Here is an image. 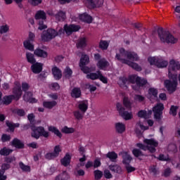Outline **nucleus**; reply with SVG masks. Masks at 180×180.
Here are the masks:
<instances>
[{"label": "nucleus", "instance_id": "1", "mask_svg": "<svg viewBox=\"0 0 180 180\" xmlns=\"http://www.w3.org/2000/svg\"><path fill=\"white\" fill-rule=\"evenodd\" d=\"M63 29L60 28L58 30V31H57L53 28H49L47 30L43 31L41 35L42 41H51V40H53V39H56L57 36L64 34V32H65L68 36H70V34H72L74 32H78V30L81 29V27L75 25H65Z\"/></svg>", "mask_w": 180, "mask_h": 180}, {"label": "nucleus", "instance_id": "2", "mask_svg": "<svg viewBox=\"0 0 180 180\" xmlns=\"http://www.w3.org/2000/svg\"><path fill=\"white\" fill-rule=\"evenodd\" d=\"M158 34L162 43H171V44H175V43L178 41V39L174 38L169 31L163 30L162 28H159L158 30Z\"/></svg>", "mask_w": 180, "mask_h": 180}, {"label": "nucleus", "instance_id": "3", "mask_svg": "<svg viewBox=\"0 0 180 180\" xmlns=\"http://www.w3.org/2000/svg\"><path fill=\"white\" fill-rule=\"evenodd\" d=\"M144 144L137 143L136 147L143 150V151H147L148 150L150 153H155V147H158V142L153 139H144Z\"/></svg>", "mask_w": 180, "mask_h": 180}, {"label": "nucleus", "instance_id": "4", "mask_svg": "<svg viewBox=\"0 0 180 180\" xmlns=\"http://www.w3.org/2000/svg\"><path fill=\"white\" fill-rule=\"evenodd\" d=\"M32 129V137H34V139H36L37 140L40 139V136H42L43 137H45L47 139L50 136L49 134V131H46L44 129V127H35L33 126L31 127Z\"/></svg>", "mask_w": 180, "mask_h": 180}, {"label": "nucleus", "instance_id": "5", "mask_svg": "<svg viewBox=\"0 0 180 180\" xmlns=\"http://www.w3.org/2000/svg\"><path fill=\"white\" fill-rule=\"evenodd\" d=\"M176 78V75H173L172 77H169L170 80L165 81V86L170 93L175 92L176 89L178 85V80Z\"/></svg>", "mask_w": 180, "mask_h": 180}, {"label": "nucleus", "instance_id": "6", "mask_svg": "<svg viewBox=\"0 0 180 180\" xmlns=\"http://www.w3.org/2000/svg\"><path fill=\"white\" fill-rule=\"evenodd\" d=\"M180 70V63L179 61L172 59L169 63V78L172 77L174 75V72L176 71H179Z\"/></svg>", "mask_w": 180, "mask_h": 180}, {"label": "nucleus", "instance_id": "7", "mask_svg": "<svg viewBox=\"0 0 180 180\" xmlns=\"http://www.w3.org/2000/svg\"><path fill=\"white\" fill-rule=\"evenodd\" d=\"M117 110L124 120H130L133 119V113L124 110V108H123V105H122L120 103H117Z\"/></svg>", "mask_w": 180, "mask_h": 180}, {"label": "nucleus", "instance_id": "8", "mask_svg": "<svg viewBox=\"0 0 180 180\" xmlns=\"http://www.w3.org/2000/svg\"><path fill=\"white\" fill-rule=\"evenodd\" d=\"M139 84L140 82V77L137 75H131L129 78L122 77L120 79V84L126 85V84Z\"/></svg>", "mask_w": 180, "mask_h": 180}, {"label": "nucleus", "instance_id": "9", "mask_svg": "<svg viewBox=\"0 0 180 180\" xmlns=\"http://www.w3.org/2000/svg\"><path fill=\"white\" fill-rule=\"evenodd\" d=\"M13 95H11L14 101H19L22 97V87L20 86V83L18 82H15V86L13 89Z\"/></svg>", "mask_w": 180, "mask_h": 180}, {"label": "nucleus", "instance_id": "10", "mask_svg": "<svg viewBox=\"0 0 180 180\" xmlns=\"http://www.w3.org/2000/svg\"><path fill=\"white\" fill-rule=\"evenodd\" d=\"M115 58L122 63V64H127V51L124 49H120V53L116 54Z\"/></svg>", "mask_w": 180, "mask_h": 180}, {"label": "nucleus", "instance_id": "11", "mask_svg": "<svg viewBox=\"0 0 180 180\" xmlns=\"http://www.w3.org/2000/svg\"><path fill=\"white\" fill-rule=\"evenodd\" d=\"M87 8H100L103 5V0H84Z\"/></svg>", "mask_w": 180, "mask_h": 180}, {"label": "nucleus", "instance_id": "12", "mask_svg": "<svg viewBox=\"0 0 180 180\" xmlns=\"http://www.w3.org/2000/svg\"><path fill=\"white\" fill-rule=\"evenodd\" d=\"M162 110H164V104L162 103H158L156 106L153 107V111L154 112L155 119H157V120L161 119Z\"/></svg>", "mask_w": 180, "mask_h": 180}, {"label": "nucleus", "instance_id": "13", "mask_svg": "<svg viewBox=\"0 0 180 180\" xmlns=\"http://www.w3.org/2000/svg\"><path fill=\"white\" fill-rule=\"evenodd\" d=\"M76 106L79 110H82L86 113V110H88V107L89 106V103L88 102V100H82L79 101Z\"/></svg>", "mask_w": 180, "mask_h": 180}, {"label": "nucleus", "instance_id": "14", "mask_svg": "<svg viewBox=\"0 0 180 180\" xmlns=\"http://www.w3.org/2000/svg\"><path fill=\"white\" fill-rule=\"evenodd\" d=\"M31 70L34 74H40L43 70V64L40 63H34L31 66Z\"/></svg>", "mask_w": 180, "mask_h": 180}, {"label": "nucleus", "instance_id": "15", "mask_svg": "<svg viewBox=\"0 0 180 180\" xmlns=\"http://www.w3.org/2000/svg\"><path fill=\"white\" fill-rule=\"evenodd\" d=\"M127 60L128 61H139L140 58H139V55L136 53V52L128 51L127 52Z\"/></svg>", "mask_w": 180, "mask_h": 180}, {"label": "nucleus", "instance_id": "16", "mask_svg": "<svg viewBox=\"0 0 180 180\" xmlns=\"http://www.w3.org/2000/svg\"><path fill=\"white\" fill-rule=\"evenodd\" d=\"M96 65L100 70H106L109 67V62L105 58H101L98 61Z\"/></svg>", "mask_w": 180, "mask_h": 180}, {"label": "nucleus", "instance_id": "17", "mask_svg": "<svg viewBox=\"0 0 180 180\" xmlns=\"http://www.w3.org/2000/svg\"><path fill=\"white\" fill-rule=\"evenodd\" d=\"M79 19L82 22H85L86 23H92V17L86 13L79 14Z\"/></svg>", "mask_w": 180, "mask_h": 180}, {"label": "nucleus", "instance_id": "18", "mask_svg": "<svg viewBox=\"0 0 180 180\" xmlns=\"http://www.w3.org/2000/svg\"><path fill=\"white\" fill-rule=\"evenodd\" d=\"M33 94L30 91H27L23 96V99L25 102H30V103H36V99L32 98Z\"/></svg>", "mask_w": 180, "mask_h": 180}, {"label": "nucleus", "instance_id": "19", "mask_svg": "<svg viewBox=\"0 0 180 180\" xmlns=\"http://www.w3.org/2000/svg\"><path fill=\"white\" fill-rule=\"evenodd\" d=\"M34 56L37 57H41V58H47V52L43 49H37L34 51Z\"/></svg>", "mask_w": 180, "mask_h": 180}, {"label": "nucleus", "instance_id": "20", "mask_svg": "<svg viewBox=\"0 0 180 180\" xmlns=\"http://www.w3.org/2000/svg\"><path fill=\"white\" fill-rule=\"evenodd\" d=\"M156 67H158V68H165L168 67V62L162 58H158Z\"/></svg>", "mask_w": 180, "mask_h": 180}, {"label": "nucleus", "instance_id": "21", "mask_svg": "<svg viewBox=\"0 0 180 180\" xmlns=\"http://www.w3.org/2000/svg\"><path fill=\"white\" fill-rule=\"evenodd\" d=\"M55 18L58 22H64L65 20L67 15H65V12L63 11H59L56 15Z\"/></svg>", "mask_w": 180, "mask_h": 180}, {"label": "nucleus", "instance_id": "22", "mask_svg": "<svg viewBox=\"0 0 180 180\" xmlns=\"http://www.w3.org/2000/svg\"><path fill=\"white\" fill-rule=\"evenodd\" d=\"M85 112L81 110H77L73 112V115L75 116L77 120H82L84 119V116H85Z\"/></svg>", "mask_w": 180, "mask_h": 180}, {"label": "nucleus", "instance_id": "23", "mask_svg": "<svg viewBox=\"0 0 180 180\" xmlns=\"http://www.w3.org/2000/svg\"><path fill=\"white\" fill-rule=\"evenodd\" d=\"M32 43L33 41L27 39L23 42V46L27 50L34 51V45Z\"/></svg>", "mask_w": 180, "mask_h": 180}, {"label": "nucleus", "instance_id": "24", "mask_svg": "<svg viewBox=\"0 0 180 180\" xmlns=\"http://www.w3.org/2000/svg\"><path fill=\"white\" fill-rule=\"evenodd\" d=\"M11 146H13L15 148H23L25 147V143L15 138L11 142Z\"/></svg>", "mask_w": 180, "mask_h": 180}, {"label": "nucleus", "instance_id": "25", "mask_svg": "<svg viewBox=\"0 0 180 180\" xmlns=\"http://www.w3.org/2000/svg\"><path fill=\"white\" fill-rule=\"evenodd\" d=\"M77 49H85V47H86V38H79L77 40Z\"/></svg>", "mask_w": 180, "mask_h": 180}, {"label": "nucleus", "instance_id": "26", "mask_svg": "<svg viewBox=\"0 0 180 180\" xmlns=\"http://www.w3.org/2000/svg\"><path fill=\"white\" fill-rule=\"evenodd\" d=\"M122 162L123 164H126V165L130 164V162H131V156H130V155H129V153L127 152H124L122 154Z\"/></svg>", "mask_w": 180, "mask_h": 180}, {"label": "nucleus", "instance_id": "27", "mask_svg": "<svg viewBox=\"0 0 180 180\" xmlns=\"http://www.w3.org/2000/svg\"><path fill=\"white\" fill-rule=\"evenodd\" d=\"M52 73L56 79H60L61 77H63V73H61V70H60V69H58V68L57 67H54L52 69Z\"/></svg>", "mask_w": 180, "mask_h": 180}, {"label": "nucleus", "instance_id": "28", "mask_svg": "<svg viewBox=\"0 0 180 180\" xmlns=\"http://www.w3.org/2000/svg\"><path fill=\"white\" fill-rule=\"evenodd\" d=\"M89 63V56L85 54L84 53H82V57L80 58L79 65H86V64Z\"/></svg>", "mask_w": 180, "mask_h": 180}, {"label": "nucleus", "instance_id": "29", "mask_svg": "<svg viewBox=\"0 0 180 180\" xmlns=\"http://www.w3.org/2000/svg\"><path fill=\"white\" fill-rule=\"evenodd\" d=\"M36 20H46V13L44 11H39L35 15Z\"/></svg>", "mask_w": 180, "mask_h": 180}, {"label": "nucleus", "instance_id": "30", "mask_svg": "<svg viewBox=\"0 0 180 180\" xmlns=\"http://www.w3.org/2000/svg\"><path fill=\"white\" fill-rule=\"evenodd\" d=\"M60 162L64 167H68L71 162V156L66 154L65 156L60 160Z\"/></svg>", "mask_w": 180, "mask_h": 180}, {"label": "nucleus", "instance_id": "31", "mask_svg": "<svg viewBox=\"0 0 180 180\" xmlns=\"http://www.w3.org/2000/svg\"><path fill=\"white\" fill-rule=\"evenodd\" d=\"M57 105V101H44L43 106L44 108H46V109H53L54 106Z\"/></svg>", "mask_w": 180, "mask_h": 180}, {"label": "nucleus", "instance_id": "32", "mask_svg": "<svg viewBox=\"0 0 180 180\" xmlns=\"http://www.w3.org/2000/svg\"><path fill=\"white\" fill-rule=\"evenodd\" d=\"M115 129L118 133H124L126 130V125L122 122H117L115 124Z\"/></svg>", "mask_w": 180, "mask_h": 180}, {"label": "nucleus", "instance_id": "33", "mask_svg": "<svg viewBox=\"0 0 180 180\" xmlns=\"http://www.w3.org/2000/svg\"><path fill=\"white\" fill-rule=\"evenodd\" d=\"M48 130L49 131H51L52 133H54V134H56L60 139L63 137V134H61V132H60V130H58V129H57L56 127L50 126L49 127Z\"/></svg>", "mask_w": 180, "mask_h": 180}, {"label": "nucleus", "instance_id": "34", "mask_svg": "<svg viewBox=\"0 0 180 180\" xmlns=\"http://www.w3.org/2000/svg\"><path fill=\"white\" fill-rule=\"evenodd\" d=\"M11 153H13V150L9 149L6 147H4L0 150V155H3L4 157H7V155H9Z\"/></svg>", "mask_w": 180, "mask_h": 180}, {"label": "nucleus", "instance_id": "35", "mask_svg": "<svg viewBox=\"0 0 180 180\" xmlns=\"http://www.w3.org/2000/svg\"><path fill=\"white\" fill-rule=\"evenodd\" d=\"M110 171L117 174H122V167L117 165H110L109 166Z\"/></svg>", "mask_w": 180, "mask_h": 180}, {"label": "nucleus", "instance_id": "36", "mask_svg": "<svg viewBox=\"0 0 180 180\" xmlns=\"http://www.w3.org/2000/svg\"><path fill=\"white\" fill-rule=\"evenodd\" d=\"M26 58L30 64L33 65L34 64V63H36V58H34V55L30 52H26Z\"/></svg>", "mask_w": 180, "mask_h": 180}, {"label": "nucleus", "instance_id": "37", "mask_svg": "<svg viewBox=\"0 0 180 180\" xmlns=\"http://www.w3.org/2000/svg\"><path fill=\"white\" fill-rule=\"evenodd\" d=\"M127 65H129L134 70H136V71H141V66L139 65V64L136 63L129 60L128 62H127Z\"/></svg>", "mask_w": 180, "mask_h": 180}, {"label": "nucleus", "instance_id": "38", "mask_svg": "<svg viewBox=\"0 0 180 180\" xmlns=\"http://www.w3.org/2000/svg\"><path fill=\"white\" fill-rule=\"evenodd\" d=\"M13 99L15 98L12 95L6 96L3 98V103L4 105H10V103H12V101H13Z\"/></svg>", "mask_w": 180, "mask_h": 180}, {"label": "nucleus", "instance_id": "39", "mask_svg": "<svg viewBox=\"0 0 180 180\" xmlns=\"http://www.w3.org/2000/svg\"><path fill=\"white\" fill-rule=\"evenodd\" d=\"M72 98H79L81 96V89L79 88H74L71 93Z\"/></svg>", "mask_w": 180, "mask_h": 180}, {"label": "nucleus", "instance_id": "40", "mask_svg": "<svg viewBox=\"0 0 180 180\" xmlns=\"http://www.w3.org/2000/svg\"><path fill=\"white\" fill-rule=\"evenodd\" d=\"M149 98H157L158 96V91L157 89L150 88L148 90Z\"/></svg>", "mask_w": 180, "mask_h": 180}, {"label": "nucleus", "instance_id": "41", "mask_svg": "<svg viewBox=\"0 0 180 180\" xmlns=\"http://www.w3.org/2000/svg\"><path fill=\"white\" fill-rule=\"evenodd\" d=\"M70 179V176L67 173V172H63L62 174H59L56 177V180H68Z\"/></svg>", "mask_w": 180, "mask_h": 180}, {"label": "nucleus", "instance_id": "42", "mask_svg": "<svg viewBox=\"0 0 180 180\" xmlns=\"http://www.w3.org/2000/svg\"><path fill=\"white\" fill-rule=\"evenodd\" d=\"M99 74H101V71H98L97 73H89L86 75V78L89 79H99Z\"/></svg>", "mask_w": 180, "mask_h": 180}, {"label": "nucleus", "instance_id": "43", "mask_svg": "<svg viewBox=\"0 0 180 180\" xmlns=\"http://www.w3.org/2000/svg\"><path fill=\"white\" fill-rule=\"evenodd\" d=\"M141 129V130H147V129H148V128L144 127V125H143V123H141V122H139L136 123L135 131H136V133L140 134L141 131H140V129Z\"/></svg>", "mask_w": 180, "mask_h": 180}, {"label": "nucleus", "instance_id": "44", "mask_svg": "<svg viewBox=\"0 0 180 180\" xmlns=\"http://www.w3.org/2000/svg\"><path fill=\"white\" fill-rule=\"evenodd\" d=\"M123 105L127 108V109H131V102L130 99L127 97H124L123 98Z\"/></svg>", "mask_w": 180, "mask_h": 180}, {"label": "nucleus", "instance_id": "45", "mask_svg": "<svg viewBox=\"0 0 180 180\" xmlns=\"http://www.w3.org/2000/svg\"><path fill=\"white\" fill-rule=\"evenodd\" d=\"M107 158H109L110 161L115 162L116 159L117 158V154L115 152H109L106 155Z\"/></svg>", "mask_w": 180, "mask_h": 180}, {"label": "nucleus", "instance_id": "46", "mask_svg": "<svg viewBox=\"0 0 180 180\" xmlns=\"http://www.w3.org/2000/svg\"><path fill=\"white\" fill-rule=\"evenodd\" d=\"M61 131L62 133H65V134H70L71 133H74L75 130L74 129V128H68V127H64L61 129Z\"/></svg>", "mask_w": 180, "mask_h": 180}, {"label": "nucleus", "instance_id": "47", "mask_svg": "<svg viewBox=\"0 0 180 180\" xmlns=\"http://www.w3.org/2000/svg\"><path fill=\"white\" fill-rule=\"evenodd\" d=\"M99 46L102 50H108V47H109V42H108V41H101Z\"/></svg>", "mask_w": 180, "mask_h": 180}, {"label": "nucleus", "instance_id": "48", "mask_svg": "<svg viewBox=\"0 0 180 180\" xmlns=\"http://www.w3.org/2000/svg\"><path fill=\"white\" fill-rule=\"evenodd\" d=\"M20 165V168L24 171L25 172H30V167L25 165V164H23V162H20L19 163Z\"/></svg>", "mask_w": 180, "mask_h": 180}, {"label": "nucleus", "instance_id": "49", "mask_svg": "<svg viewBox=\"0 0 180 180\" xmlns=\"http://www.w3.org/2000/svg\"><path fill=\"white\" fill-rule=\"evenodd\" d=\"M132 153L134 154V157L139 158V157H143L144 154L140 149L135 148L132 150Z\"/></svg>", "mask_w": 180, "mask_h": 180}, {"label": "nucleus", "instance_id": "50", "mask_svg": "<svg viewBox=\"0 0 180 180\" xmlns=\"http://www.w3.org/2000/svg\"><path fill=\"white\" fill-rule=\"evenodd\" d=\"M63 74L65 78H70L72 76V70L70 68H66Z\"/></svg>", "mask_w": 180, "mask_h": 180}, {"label": "nucleus", "instance_id": "51", "mask_svg": "<svg viewBox=\"0 0 180 180\" xmlns=\"http://www.w3.org/2000/svg\"><path fill=\"white\" fill-rule=\"evenodd\" d=\"M158 59V57H149L148 58V61L150 64V65H157Z\"/></svg>", "mask_w": 180, "mask_h": 180}, {"label": "nucleus", "instance_id": "52", "mask_svg": "<svg viewBox=\"0 0 180 180\" xmlns=\"http://www.w3.org/2000/svg\"><path fill=\"white\" fill-rule=\"evenodd\" d=\"M39 30H44L47 29V25H44V20H39Z\"/></svg>", "mask_w": 180, "mask_h": 180}, {"label": "nucleus", "instance_id": "53", "mask_svg": "<svg viewBox=\"0 0 180 180\" xmlns=\"http://www.w3.org/2000/svg\"><path fill=\"white\" fill-rule=\"evenodd\" d=\"M103 174L101 170H95L94 171V176L96 180H99L101 178H102V176Z\"/></svg>", "mask_w": 180, "mask_h": 180}, {"label": "nucleus", "instance_id": "54", "mask_svg": "<svg viewBox=\"0 0 180 180\" xmlns=\"http://www.w3.org/2000/svg\"><path fill=\"white\" fill-rule=\"evenodd\" d=\"M60 153H61V147L60 146H56L53 149V153L56 156L58 157L60 155Z\"/></svg>", "mask_w": 180, "mask_h": 180}, {"label": "nucleus", "instance_id": "55", "mask_svg": "<svg viewBox=\"0 0 180 180\" xmlns=\"http://www.w3.org/2000/svg\"><path fill=\"white\" fill-rule=\"evenodd\" d=\"M13 112L18 115V116H25L26 112L22 109H15L13 110Z\"/></svg>", "mask_w": 180, "mask_h": 180}, {"label": "nucleus", "instance_id": "56", "mask_svg": "<svg viewBox=\"0 0 180 180\" xmlns=\"http://www.w3.org/2000/svg\"><path fill=\"white\" fill-rule=\"evenodd\" d=\"M7 32H9V26L8 25H2L0 27V33L1 34L4 33H7Z\"/></svg>", "mask_w": 180, "mask_h": 180}, {"label": "nucleus", "instance_id": "57", "mask_svg": "<svg viewBox=\"0 0 180 180\" xmlns=\"http://www.w3.org/2000/svg\"><path fill=\"white\" fill-rule=\"evenodd\" d=\"M57 156L53 153H48L45 155V158L46 160H54Z\"/></svg>", "mask_w": 180, "mask_h": 180}, {"label": "nucleus", "instance_id": "58", "mask_svg": "<svg viewBox=\"0 0 180 180\" xmlns=\"http://www.w3.org/2000/svg\"><path fill=\"white\" fill-rule=\"evenodd\" d=\"M79 67L82 71L84 72V74H88V72H91V68L85 66V65H79Z\"/></svg>", "mask_w": 180, "mask_h": 180}, {"label": "nucleus", "instance_id": "59", "mask_svg": "<svg viewBox=\"0 0 180 180\" xmlns=\"http://www.w3.org/2000/svg\"><path fill=\"white\" fill-rule=\"evenodd\" d=\"M139 117H143V119H148V116H147V112L144 110H141L138 112Z\"/></svg>", "mask_w": 180, "mask_h": 180}, {"label": "nucleus", "instance_id": "60", "mask_svg": "<svg viewBox=\"0 0 180 180\" xmlns=\"http://www.w3.org/2000/svg\"><path fill=\"white\" fill-rule=\"evenodd\" d=\"M1 141L3 143H6V141H11V135L3 134L1 136Z\"/></svg>", "mask_w": 180, "mask_h": 180}, {"label": "nucleus", "instance_id": "61", "mask_svg": "<svg viewBox=\"0 0 180 180\" xmlns=\"http://www.w3.org/2000/svg\"><path fill=\"white\" fill-rule=\"evenodd\" d=\"M42 0H29V3L32 5V6H37L41 4Z\"/></svg>", "mask_w": 180, "mask_h": 180}, {"label": "nucleus", "instance_id": "62", "mask_svg": "<svg viewBox=\"0 0 180 180\" xmlns=\"http://www.w3.org/2000/svg\"><path fill=\"white\" fill-rule=\"evenodd\" d=\"M104 176L105 178H106L107 179H110L111 178H112V175L110 173V171H109L108 169H105L104 171Z\"/></svg>", "mask_w": 180, "mask_h": 180}, {"label": "nucleus", "instance_id": "63", "mask_svg": "<svg viewBox=\"0 0 180 180\" xmlns=\"http://www.w3.org/2000/svg\"><path fill=\"white\" fill-rule=\"evenodd\" d=\"M147 84V80L144 79H141L140 77V81L139 83H136V86H144V85H146Z\"/></svg>", "mask_w": 180, "mask_h": 180}, {"label": "nucleus", "instance_id": "64", "mask_svg": "<svg viewBox=\"0 0 180 180\" xmlns=\"http://www.w3.org/2000/svg\"><path fill=\"white\" fill-rule=\"evenodd\" d=\"M98 79H100V81H102L103 84H108V77L102 75L101 72L99 73Z\"/></svg>", "mask_w": 180, "mask_h": 180}]
</instances>
